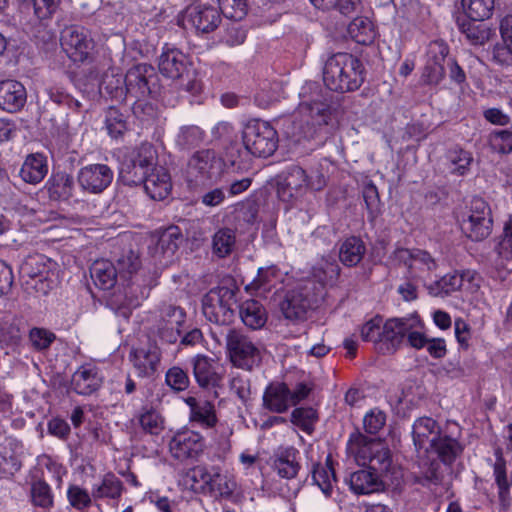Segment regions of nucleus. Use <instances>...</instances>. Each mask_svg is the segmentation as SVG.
Masks as SVG:
<instances>
[{
	"instance_id": "obj_16",
	"label": "nucleus",
	"mask_w": 512,
	"mask_h": 512,
	"mask_svg": "<svg viewBox=\"0 0 512 512\" xmlns=\"http://www.w3.org/2000/svg\"><path fill=\"white\" fill-rule=\"evenodd\" d=\"M449 49L443 43L435 41L429 45L428 60L422 73V80L428 85H437L445 75L444 63Z\"/></svg>"
},
{
	"instance_id": "obj_25",
	"label": "nucleus",
	"mask_w": 512,
	"mask_h": 512,
	"mask_svg": "<svg viewBox=\"0 0 512 512\" xmlns=\"http://www.w3.org/2000/svg\"><path fill=\"white\" fill-rule=\"evenodd\" d=\"M48 173V161L41 153H32L26 156L20 170V178L28 184H39Z\"/></svg>"
},
{
	"instance_id": "obj_51",
	"label": "nucleus",
	"mask_w": 512,
	"mask_h": 512,
	"mask_svg": "<svg viewBox=\"0 0 512 512\" xmlns=\"http://www.w3.org/2000/svg\"><path fill=\"white\" fill-rule=\"evenodd\" d=\"M72 383L78 394H91L95 390V375L89 369L82 367L74 373Z\"/></svg>"
},
{
	"instance_id": "obj_49",
	"label": "nucleus",
	"mask_w": 512,
	"mask_h": 512,
	"mask_svg": "<svg viewBox=\"0 0 512 512\" xmlns=\"http://www.w3.org/2000/svg\"><path fill=\"white\" fill-rule=\"evenodd\" d=\"M124 78L114 69L106 72L100 84V90L104 89L113 98L122 97L124 94Z\"/></svg>"
},
{
	"instance_id": "obj_14",
	"label": "nucleus",
	"mask_w": 512,
	"mask_h": 512,
	"mask_svg": "<svg viewBox=\"0 0 512 512\" xmlns=\"http://www.w3.org/2000/svg\"><path fill=\"white\" fill-rule=\"evenodd\" d=\"M183 242V234L178 226H169L159 233L152 256L162 266L169 265Z\"/></svg>"
},
{
	"instance_id": "obj_11",
	"label": "nucleus",
	"mask_w": 512,
	"mask_h": 512,
	"mask_svg": "<svg viewBox=\"0 0 512 512\" xmlns=\"http://www.w3.org/2000/svg\"><path fill=\"white\" fill-rule=\"evenodd\" d=\"M60 44L73 62H84L94 49V41L90 33L79 26H69L63 29Z\"/></svg>"
},
{
	"instance_id": "obj_17",
	"label": "nucleus",
	"mask_w": 512,
	"mask_h": 512,
	"mask_svg": "<svg viewBox=\"0 0 512 512\" xmlns=\"http://www.w3.org/2000/svg\"><path fill=\"white\" fill-rule=\"evenodd\" d=\"M186 20L199 32L214 31L221 22L219 10L206 4H194L186 10Z\"/></svg>"
},
{
	"instance_id": "obj_26",
	"label": "nucleus",
	"mask_w": 512,
	"mask_h": 512,
	"mask_svg": "<svg viewBox=\"0 0 512 512\" xmlns=\"http://www.w3.org/2000/svg\"><path fill=\"white\" fill-rule=\"evenodd\" d=\"M347 482L350 489L357 495L375 493L383 487L378 473L371 469H361L351 473Z\"/></svg>"
},
{
	"instance_id": "obj_4",
	"label": "nucleus",
	"mask_w": 512,
	"mask_h": 512,
	"mask_svg": "<svg viewBox=\"0 0 512 512\" xmlns=\"http://www.w3.org/2000/svg\"><path fill=\"white\" fill-rule=\"evenodd\" d=\"M124 85L126 94L136 99L133 110L139 114L145 112L147 98L157 92V75L151 65L138 64L127 71Z\"/></svg>"
},
{
	"instance_id": "obj_5",
	"label": "nucleus",
	"mask_w": 512,
	"mask_h": 512,
	"mask_svg": "<svg viewBox=\"0 0 512 512\" xmlns=\"http://www.w3.org/2000/svg\"><path fill=\"white\" fill-rule=\"evenodd\" d=\"M235 287L220 286L211 289L202 299V311L206 319L218 325H228L235 317L237 307Z\"/></svg>"
},
{
	"instance_id": "obj_2",
	"label": "nucleus",
	"mask_w": 512,
	"mask_h": 512,
	"mask_svg": "<svg viewBox=\"0 0 512 512\" xmlns=\"http://www.w3.org/2000/svg\"><path fill=\"white\" fill-rule=\"evenodd\" d=\"M411 434L413 445L420 457L435 453L443 463L451 464L463 450L457 440L442 435L439 424L431 417L417 418L412 425Z\"/></svg>"
},
{
	"instance_id": "obj_29",
	"label": "nucleus",
	"mask_w": 512,
	"mask_h": 512,
	"mask_svg": "<svg viewBox=\"0 0 512 512\" xmlns=\"http://www.w3.org/2000/svg\"><path fill=\"white\" fill-rule=\"evenodd\" d=\"M298 456L299 452L295 448H286L275 455L272 468L281 478H295L301 467Z\"/></svg>"
},
{
	"instance_id": "obj_43",
	"label": "nucleus",
	"mask_w": 512,
	"mask_h": 512,
	"mask_svg": "<svg viewBox=\"0 0 512 512\" xmlns=\"http://www.w3.org/2000/svg\"><path fill=\"white\" fill-rule=\"evenodd\" d=\"M462 6L468 18L484 21L492 16L495 0H462Z\"/></svg>"
},
{
	"instance_id": "obj_15",
	"label": "nucleus",
	"mask_w": 512,
	"mask_h": 512,
	"mask_svg": "<svg viewBox=\"0 0 512 512\" xmlns=\"http://www.w3.org/2000/svg\"><path fill=\"white\" fill-rule=\"evenodd\" d=\"M494 455L493 477L497 487L498 503L500 508L506 511L512 505V473H508L507 463L503 456V449L497 448Z\"/></svg>"
},
{
	"instance_id": "obj_41",
	"label": "nucleus",
	"mask_w": 512,
	"mask_h": 512,
	"mask_svg": "<svg viewBox=\"0 0 512 512\" xmlns=\"http://www.w3.org/2000/svg\"><path fill=\"white\" fill-rule=\"evenodd\" d=\"M211 481L208 490L215 496L229 498L236 489V482L228 474L220 472L218 467L211 468Z\"/></svg>"
},
{
	"instance_id": "obj_42",
	"label": "nucleus",
	"mask_w": 512,
	"mask_h": 512,
	"mask_svg": "<svg viewBox=\"0 0 512 512\" xmlns=\"http://www.w3.org/2000/svg\"><path fill=\"white\" fill-rule=\"evenodd\" d=\"M348 33L355 42L363 45L371 44L375 38L373 24L365 17L355 18L348 25Z\"/></svg>"
},
{
	"instance_id": "obj_12",
	"label": "nucleus",
	"mask_w": 512,
	"mask_h": 512,
	"mask_svg": "<svg viewBox=\"0 0 512 512\" xmlns=\"http://www.w3.org/2000/svg\"><path fill=\"white\" fill-rule=\"evenodd\" d=\"M171 456L179 461L196 459L204 451V438L198 432L185 429L177 431L169 441Z\"/></svg>"
},
{
	"instance_id": "obj_63",
	"label": "nucleus",
	"mask_w": 512,
	"mask_h": 512,
	"mask_svg": "<svg viewBox=\"0 0 512 512\" xmlns=\"http://www.w3.org/2000/svg\"><path fill=\"white\" fill-rule=\"evenodd\" d=\"M492 147L500 153L512 152V132L508 130L494 131L490 136Z\"/></svg>"
},
{
	"instance_id": "obj_35",
	"label": "nucleus",
	"mask_w": 512,
	"mask_h": 512,
	"mask_svg": "<svg viewBox=\"0 0 512 512\" xmlns=\"http://www.w3.org/2000/svg\"><path fill=\"white\" fill-rule=\"evenodd\" d=\"M73 179L66 173L53 174L46 182L44 188L49 198L55 201L66 200L72 194Z\"/></svg>"
},
{
	"instance_id": "obj_44",
	"label": "nucleus",
	"mask_w": 512,
	"mask_h": 512,
	"mask_svg": "<svg viewBox=\"0 0 512 512\" xmlns=\"http://www.w3.org/2000/svg\"><path fill=\"white\" fill-rule=\"evenodd\" d=\"M446 158L450 172L457 175L466 174L473 162L472 154L459 146L450 149L446 154Z\"/></svg>"
},
{
	"instance_id": "obj_39",
	"label": "nucleus",
	"mask_w": 512,
	"mask_h": 512,
	"mask_svg": "<svg viewBox=\"0 0 512 512\" xmlns=\"http://www.w3.org/2000/svg\"><path fill=\"white\" fill-rule=\"evenodd\" d=\"M462 229L471 240L482 241L491 233L492 218L468 216L462 223Z\"/></svg>"
},
{
	"instance_id": "obj_58",
	"label": "nucleus",
	"mask_w": 512,
	"mask_h": 512,
	"mask_svg": "<svg viewBox=\"0 0 512 512\" xmlns=\"http://www.w3.org/2000/svg\"><path fill=\"white\" fill-rule=\"evenodd\" d=\"M363 198L370 218L373 220L380 213L379 194L377 187L373 183L364 186Z\"/></svg>"
},
{
	"instance_id": "obj_7",
	"label": "nucleus",
	"mask_w": 512,
	"mask_h": 512,
	"mask_svg": "<svg viewBox=\"0 0 512 512\" xmlns=\"http://www.w3.org/2000/svg\"><path fill=\"white\" fill-rule=\"evenodd\" d=\"M245 149L256 157H269L278 147L277 131L265 121H249L242 133Z\"/></svg>"
},
{
	"instance_id": "obj_28",
	"label": "nucleus",
	"mask_w": 512,
	"mask_h": 512,
	"mask_svg": "<svg viewBox=\"0 0 512 512\" xmlns=\"http://www.w3.org/2000/svg\"><path fill=\"white\" fill-rule=\"evenodd\" d=\"M378 442L377 440L367 438L357 431L350 435L347 443V452L358 465L364 466L370 461Z\"/></svg>"
},
{
	"instance_id": "obj_3",
	"label": "nucleus",
	"mask_w": 512,
	"mask_h": 512,
	"mask_svg": "<svg viewBox=\"0 0 512 512\" xmlns=\"http://www.w3.org/2000/svg\"><path fill=\"white\" fill-rule=\"evenodd\" d=\"M365 79V68L356 56L338 52L330 56L323 67V81L328 89L335 92L358 90Z\"/></svg>"
},
{
	"instance_id": "obj_27",
	"label": "nucleus",
	"mask_w": 512,
	"mask_h": 512,
	"mask_svg": "<svg viewBox=\"0 0 512 512\" xmlns=\"http://www.w3.org/2000/svg\"><path fill=\"white\" fill-rule=\"evenodd\" d=\"M146 193L153 200L165 199L171 191L170 175L163 167L153 169L143 182Z\"/></svg>"
},
{
	"instance_id": "obj_36",
	"label": "nucleus",
	"mask_w": 512,
	"mask_h": 512,
	"mask_svg": "<svg viewBox=\"0 0 512 512\" xmlns=\"http://www.w3.org/2000/svg\"><path fill=\"white\" fill-rule=\"evenodd\" d=\"M312 479L326 497H330L333 490V484L336 482V476L331 464L330 456L327 457L324 464L316 463L312 468Z\"/></svg>"
},
{
	"instance_id": "obj_8",
	"label": "nucleus",
	"mask_w": 512,
	"mask_h": 512,
	"mask_svg": "<svg viewBox=\"0 0 512 512\" xmlns=\"http://www.w3.org/2000/svg\"><path fill=\"white\" fill-rule=\"evenodd\" d=\"M223 165L222 159L214 150H199L188 161L187 182L191 187L205 186L220 176Z\"/></svg>"
},
{
	"instance_id": "obj_57",
	"label": "nucleus",
	"mask_w": 512,
	"mask_h": 512,
	"mask_svg": "<svg viewBox=\"0 0 512 512\" xmlns=\"http://www.w3.org/2000/svg\"><path fill=\"white\" fill-rule=\"evenodd\" d=\"M165 381L175 391L186 390L190 383L187 372L178 366H173L166 372Z\"/></svg>"
},
{
	"instance_id": "obj_64",
	"label": "nucleus",
	"mask_w": 512,
	"mask_h": 512,
	"mask_svg": "<svg viewBox=\"0 0 512 512\" xmlns=\"http://www.w3.org/2000/svg\"><path fill=\"white\" fill-rule=\"evenodd\" d=\"M498 253L504 259H512V214L505 223L503 237L498 246Z\"/></svg>"
},
{
	"instance_id": "obj_37",
	"label": "nucleus",
	"mask_w": 512,
	"mask_h": 512,
	"mask_svg": "<svg viewBox=\"0 0 512 512\" xmlns=\"http://www.w3.org/2000/svg\"><path fill=\"white\" fill-rule=\"evenodd\" d=\"M236 246L235 230L223 227L218 229L212 236V252L218 258L229 256Z\"/></svg>"
},
{
	"instance_id": "obj_56",
	"label": "nucleus",
	"mask_w": 512,
	"mask_h": 512,
	"mask_svg": "<svg viewBox=\"0 0 512 512\" xmlns=\"http://www.w3.org/2000/svg\"><path fill=\"white\" fill-rule=\"evenodd\" d=\"M204 140V132L198 126H187L181 129L178 135V143L182 149H191Z\"/></svg>"
},
{
	"instance_id": "obj_59",
	"label": "nucleus",
	"mask_w": 512,
	"mask_h": 512,
	"mask_svg": "<svg viewBox=\"0 0 512 512\" xmlns=\"http://www.w3.org/2000/svg\"><path fill=\"white\" fill-rule=\"evenodd\" d=\"M33 503L37 506L47 508L52 505L50 487L43 481L33 483L31 488Z\"/></svg>"
},
{
	"instance_id": "obj_32",
	"label": "nucleus",
	"mask_w": 512,
	"mask_h": 512,
	"mask_svg": "<svg viewBox=\"0 0 512 512\" xmlns=\"http://www.w3.org/2000/svg\"><path fill=\"white\" fill-rule=\"evenodd\" d=\"M22 445L15 441H7L0 450V475L12 476L21 467L20 456Z\"/></svg>"
},
{
	"instance_id": "obj_55",
	"label": "nucleus",
	"mask_w": 512,
	"mask_h": 512,
	"mask_svg": "<svg viewBox=\"0 0 512 512\" xmlns=\"http://www.w3.org/2000/svg\"><path fill=\"white\" fill-rule=\"evenodd\" d=\"M139 423L143 430L151 435H158L164 429V419L154 409H149L142 413L139 417Z\"/></svg>"
},
{
	"instance_id": "obj_10",
	"label": "nucleus",
	"mask_w": 512,
	"mask_h": 512,
	"mask_svg": "<svg viewBox=\"0 0 512 512\" xmlns=\"http://www.w3.org/2000/svg\"><path fill=\"white\" fill-rule=\"evenodd\" d=\"M316 286L309 281L289 290L281 302V311L285 318L290 320H302L309 309L318 302Z\"/></svg>"
},
{
	"instance_id": "obj_31",
	"label": "nucleus",
	"mask_w": 512,
	"mask_h": 512,
	"mask_svg": "<svg viewBox=\"0 0 512 512\" xmlns=\"http://www.w3.org/2000/svg\"><path fill=\"white\" fill-rule=\"evenodd\" d=\"M239 316L247 327L259 329L267 321V313L263 305L254 299H248L239 305Z\"/></svg>"
},
{
	"instance_id": "obj_62",
	"label": "nucleus",
	"mask_w": 512,
	"mask_h": 512,
	"mask_svg": "<svg viewBox=\"0 0 512 512\" xmlns=\"http://www.w3.org/2000/svg\"><path fill=\"white\" fill-rule=\"evenodd\" d=\"M55 338L54 333L43 328H33L29 333V340L37 350L47 349Z\"/></svg>"
},
{
	"instance_id": "obj_38",
	"label": "nucleus",
	"mask_w": 512,
	"mask_h": 512,
	"mask_svg": "<svg viewBox=\"0 0 512 512\" xmlns=\"http://www.w3.org/2000/svg\"><path fill=\"white\" fill-rule=\"evenodd\" d=\"M128 161L135 163L138 167L143 168L147 173L157 169V152L154 146L149 142L141 143L134 149L127 158Z\"/></svg>"
},
{
	"instance_id": "obj_6",
	"label": "nucleus",
	"mask_w": 512,
	"mask_h": 512,
	"mask_svg": "<svg viewBox=\"0 0 512 512\" xmlns=\"http://www.w3.org/2000/svg\"><path fill=\"white\" fill-rule=\"evenodd\" d=\"M226 347L232 364L251 371L262 361L261 346L244 333L231 329L226 335Z\"/></svg>"
},
{
	"instance_id": "obj_34",
	"label": "nucleus",
	"mask_w": 512,
	"mask_h": 512,
	"mask_svg": "<svg viewBox=\"0 0 512 512\" xmlns=\"http://www.w3.org/2000/svg\"><path fill=\"white\" fill-rule=\"evenodd\" d=\"M464 281V274L457 271L444 275L441 279L427 285L431 296L446 297L461 289Z\"/></svg>"
},
{
	"instance_id": "obj_54",
	"label": "nucleus",
	"mask_w": 512,
	"mask_h": 512,
	"mask_svg": "<svg viewBox=\"0 0 512 512\" xmlns=\"http://www.w3.org/2000/svg\"><path fill=\"white\" fill-rule=\"evenodd\" d=\"M369 469L374 472L386 471L391 464V453L389 448L381 441L374 448V453L368 462Z\"/></svg>"
},
{
	"instance_id": "obj_30",
	"label": "nucleus",
	"mask_w": 512,
	"mask_h": 512,
	"mask_svg": "<svg viewBox=\"0 0 512 512\" xmlns=\"http://www.w3.org/2000/svg\"><path fill=\"white\" fill-rule=\"evenodd\" d=\"M283 274L276 266L260 268L256 278L246 286L248 291L264 295L282 282Z\"/></svg>"
},
{
	"instance_id": "obj_9",
	"label": "nucleus",
	"mask_w": 512,
	"mask_h": 512,
	"mask_svg": "<svg viewBox=\"0 0 512 512\" xmlns=\"http://www.w3.org/2000/svg\"><path fill=\"white\" fill-rule=\"evenodd\" d=\"M159 72L171 80L187 79L185 90L195 92L198 89L197 82L190 77L191 68L187 56L175 47L165 45L158 58Z\"/></svg>"
},
{
	"instance_id": "obj_50",
	"label": "nucleus",
	"mask_w": 512,
	"mask_h": 512,
	"mask_svg": "<svg viewBox=\"0 0 512 512\" xmlns=\"http://www.w3.org/2000/svg\"><path fill=\"white\" fill-rule=\"evenodd\" d=\"M116 269L111 260L98 259V289L109 290L116 284Z\"/></svg>"
},
{
	"instance_id": "obj_13",
	"label": "nucleus",
	"mask_w": 512,
	"mask_h": 512,
	"mask_svg": "<svg viewBox=\"0 0 512 512\" xmlns=\"http://www.w3.org/2000/svg\"><path fill=\"white\" fill-rule=\"evenodd\" d=\"M185 318L186 313L181 307L163 304L159 309V318L155 326L157 335L169 344L176 343Z\"/></svg>"
},
{
	"instance_id": "obj_24",
	"label": "nucleus",
	"mask_w": 512,
	"mask_h": 512,
	"mask_svg": "<svg viewBox=\"0 0 512 512\" xmlns=\"http://www.w3.org/2000/svg\"><path fill=\"white\" fill-rule=\"evenodd\" d=\"M263 405L274 413H283L293 406L291 391L285 383H272L263 395Z\"/></svg>"
},
{
	"instance_id": "obj_47",
	"label": "nucleus",
	"mask_w": 512,
	"mask_h": 512,
	"mask_svg": "<svg viewBox=\"0 0 512 512\" xmlns=\"http://www.w3.org/2000/svg\"><path fill=\"white\" fill-rule=\"evenodd\" d=\"M239 21L228 23L222 31L220 42L229 46L235 47L244 43L246 39V30L242 27Z\"/></svg>"
},
{
	"instance_id": "obj_60",
	"label": "nucleus",
	"mask_w": 512,
	"mask_h": 512,
	"mask_svg": "<svg viewBox=\"0 0 512 512\" xmlns=\"http://www.w3.org/2000/svg\"><path fill=\"white\" fill-rule=\"evenodd\" d=\"M106 129L112 138H118L125 132L126 122L116 109L109 110L106 118Z\"/></svg>"
},
{
	"instance_id": "obj_46",
	"label": "nucleus",
	"mask_w": 512,
	"mask_h": 512,
	"mask_svg": "<svg viewBox=\"0 0 512 512\" xmlns=\"http://www.w3.org/2000/svg\"><path fill=\"white\" fill-rule=\"evenodd\" d=\"M340 274V267L332 258H322L314 268V275L321 283H334Z\"/></svg>"
},
{
	"instance_id": "obj_52",
	"label": "nucleus",
	"mask_w": 512,
	"mask_h": 512,
	"mask_svg": "<svg viewBox=\"0 0 512 512\" xmlns=\"http://www.w3.org/2000/svg\"><path fill=\"white\" fill-rule=\"evenodd\" d=\"M149 173L126 159L120 169V178L124 184L133 186L142 184Z\"/></svg>"
},
{
	"instance_id": "obj_33",
	"label": "nucleus",
	"mask_w": 512,
	"mask_h": 512,
	"mask_svg": "<svg viewBox=\"0 0 512 512\" xmlns=\"http://www.w3.org/2000/svg\"><path fill=\"white\" fill-rule=\"evenodd\" d=\"M365 252L364 242L356 236H351L340 245L339 259L345 266L353 267L362 260Z\"/></svg>"
},
{
	"instance_id": "obj_53",
	"label": "nucleus",
	"mask_w": 512,
	"mask_h": 512,
	"mask_svg": "<svg viewBox=\"0 0 512 512\" xmlns=\"http://www.w3.org/2000/svg\"><path fill=\"white\" fill-rule=\"evenodd\" d=\"M221 13L234 21L242 20L247 14L246 0H218Z\"/></svg>"
},
{
	"instance_id": "obj_40",
	"label": "nucleus",
	"mask_w": 512,
	"mask_h": 512,
	"mask_svg": "<svg viewBox=\"0 0 512 512\" xmlns=\"http://www.w3.org/2000/svg\"><path fill=\"white\" fill-rule=\"evenodd\" d=\"M467 16L458 17L456 20L459 30L473 45L484 44L489 38V31L484 24H478Z\"/></svg>"
},
{
	"instance_id": "obj_21",
	"label": "nucleus",
	"mask_w": 512,
	"mask_h": 512,
	"mask_svg": "<svg viewBox=\"0 0 512 512\" xmlns=\"http://www.w3.org/2000/svg\"><path fill=\"white\" fill-rule=\"evenodd\" d=\"M307 185L306 171L299 166H291L284 179L278 183L277 192L283 200H289L302 195L307 190Z\"/></svg>"
},
{
	"instance_id": "obj_48",
	"label": "nucleus",
	"mask_w": 512,
	"mask_h": 512,
	"mask_svg": "<svg viewBox=\"0 0 512 512\" xmlns=\"http://www.w3.org/2000/svg\"><path fill=\"white\" fill-rule=\"evenodd\" d=\"M317 413L313 408H296L292 411L291 422L307 433H312Z\"/></svg>"
},
{
	"instance_id": "obj_18",
	"label": "nucleus",
	"mask_w": 512,
	"mask_h": 512,
	"mask_svg": "<svg viewBox=\"0 0 512 512\" xmlns=\"http://www.w3.org/2000/svg\"><path fill=\"white\" fill-rule=\"evenodd\" d=\"M419 324L420 321L417 317L389 319L382 328L380 342L387 344V351H394L406 333L416 329Z\"/></svg>"
},
{
	"instance_id": "obj_61",
	"label": "nucleus",
	"mask_w": 512,
	"mask_h": 512,
	"mask_svg": "<svg viewBox=\"0 0 512 512\" xmlns=\"http://www.w3.org/2000/svg\"><path fill=\"white\" fill-rule=\"evenodd\" d=\"M44 258L41 255L29 256L20 267L23 276L35 278L42 276L45 271Z\"/></svg>"
},
{
	"instance_id": "obj_1",
	"label": "nucleus",
	"mask_w": 512,
	"mask_h": 512,
	"mask_svg": "<svg viewBox=\"0 0 512 512\" xmlns=\"http://www.w3.org/2000/svg\"><path fill=\"white\" fill-rule=\"evenodd\" d=\"M300 103L289 119L287 134L291 137L313 138L328 124L330 106L323 100L321 89L315 82L306 83L299 94Z\"/></svg>"
},
{
	"instance_id": "obj_19",
	"label": "nucleus",
	"mask_w": 512,
	"mask_h": 512,
	"mask_svg": "<svg viewBox=\"0 0 512 512\" xmlns=\"http://www.w3.org/2000/svg\"><path fill=\"white\" fill-rule=\"evenodd\" d=\"M130 358L139 377H150L158 368L161 360V350L155 343L146 347L133 349Z\"/></svg>"
},
{
	"instance_id": "obj_45",
	"label": "nucleus",
	"mask_w": 512,
	"mask_h": 512,
	"mask_svg": "<svg viewBox=\"0 0 512 512\" xmlns=\"http://www.w3.org/2000/svg\"><path fill=\"white\" fill-rule=\"evenodd\" d=\"M22 340V332L18 325L12 322H4L0 326V346L6 349V354L15 351Z\"/></svg>"
},
{
	"instance_id": "obj_22",
	"label": "nucleus",
	"mask_w": 512,
	"mask_h": 512,
	"mask_svg": "<svg viewBox=\"0 0 512 512\" xmlns=\"http://www.w3.org/2000/svg\"><path fill=\"white\" fill-rule=\"evenodd\" d=\"M27 94L24 85L16 80L0 82V108L7 112H17L26 103Z\"/></svg>"
},
{
	"instance_id": "obj_23",
	"label": "nucleus",
	"mask_w": 512,
	"mask_h": 512,
	"mask_svg": "<svg viewBox=\"0 0 512 512\" xmlns=\"http://www.w3.org/2000/svg\"><path fill=\"white\" fill-rule=\"evenodd\" d=\"M185 403L190 408L189 421L193 426L212 429L218 419L214 405L209 401H198L195 397H187Z\"/></svg>"
},
{
	"instance_id": "obj_20",
	"label": "nucleus",
	"mask_w": 512,
	"mask_h": 512,
	"mask_svg": "<svg viewBox=\"0 0 512 512\" xmlns=\"http://www.w3.org/2000/svg\"><path fill=\"white\" fill-rule=\"evenodd\" d=\"M193 374L202 388H217L221 385L222 375L213 359L205 355H197L192 360Z\"/></svg>"
}]
</instances>
